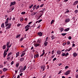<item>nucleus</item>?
<instances>
[{
    "label": "nucleus",
    "instance_id": "obj_1",
    "mask_svg": "<svg viewBox=\"0 0 78 78\" xmlns=\"http://www.w3.org/2000/svg\"><path fill=\"white\" fill-rule=\"evenodd\" d=\"M8 20H9V17L7 18L5 23V27H6V29L7 30H9L11 28V23H8Z\"/></svg>",
    "mask_w": 78,
    "mask_h": 78
},
{
    "label": "nucleus",
    "instance_id": "obj_2",
    "mask_svg": "<svg viewBox=\"0 0 78 78\" xmlns=\"http://www.w3.org/2000/svg\"><path fill=\"white\" fill-rule=\"evenodd\" d=\"M70 22V19L69 18L66 19L65 20V23H68V22Z\"/></svg>",
    "mask_w": 78,
    "mask_h": 78
},
{
    "label": "nucleus",
    "instance_id": "obj_3",
    "mask_svg": "<svg viewBox=\"0 0 78 78\" xmlns=\"http://www.w3.org/2000/svg\"><path fill=\"white\" fill-rule=\"evenodd\" d=\"M41 69H43V71H44L45 70V66L43 65L41 66Z\"/></svg>",
    "mask_w": 78,
    "mask_h": 78
},
{
    "label": "nucleus",
    "instance_id": "obj_4",
    "mask_svg": "<svg viewBox=\"0 0 78 78\" xmlns=\"http://www.w3.org/2000/svg\"><path fill=\"white\" fill-rule=\"evenodd\" d=\"M23 67L21 66L20 70V73H22V72H23Z\"/></svg>",
    "mask_w": 78,
    "mask_h": 78
},
{
    "label": "nucleus",
    "instance_id": "obj_5",
    "mask_svg": "<svg viewBox=\"0 0 78 78\" xmlns=\"http://www.w3.org/2000/svg\"><path fill=\"white\" fill-rule=\"evenodd\" d=\"M43 52L42 54L40 56L41 57H42V56H43L44 55V54H45V50L43 49Z\"/></svg>",
    "mask_w": 78,
    "mask_h": 78
},
{
    "label": "nucleus",
    "instance_id": "obj_6",
    "mask_svg": "<svg viewBox=\"0 0 78 78\" xmlns=\"http://www.w3.org/2000/svg\"><path fill=\"white\" fill-rule=\"evenodd\" d=\"M6 50H5L4 51V53L3 54L4 55V58H5L6 56V55H7V53H6Z\"/></svg>",
    "mask_w": 78,
    "mask_h": 78
},
{
    "label": "nucleus",
    "instance_id": "obj_7",
    "mask_svg": "<svg viewBox=\"0 0 78 78\" xmlns=\"http://www.w3.org/2000/svg\"><path fill=\"white\" fill-rule=\"evenodd\" d=\"M70 71H69V70H68L66 71V73H65V75H68Z\"/></svg>",
    "mask_w": 78,
    "mask_h": 78
},
{
    "label": "nucleus",
    "instance_id": "obj_8",
    "mask_svg": "<svg viewBox=\"0 0 78 78\" xmlns=\"http://www.w3.org/2000/svg\"><path fill=\"white\" fill-rule=\"evenodd\" d=\"M40 12H41V15L40 16V17H41V16L43 15V14H44V11L41 10L40 11Z\"/></svg>",
    "mask_w": 78,
    "mask_h": 78
},
{
    "label": "nucleus",
    "instance_id": "obj_9",
    "mask_svg": "<svg viewBox=\"0 0 78 78\" xmlns=\"http://www.w3.org/2000/svg\"><path fill=\"white\" fill-rule=\"evenodd\" d=\"M16 4V2H12L11 3L10 6H11L12 5H14Z\"/></svg>",
    "mask_w": 78,
    "mask_h": 78
},
{
    "label": "nucleus",
    "instance_id": "obj_10",
    "mask_svg": "<svg viewBox=\"0 0 78 78\" xmlns=\"http://www.w3.org/2000/svg\"><path fill=\"white\" fill-rule=\"evenodd\" d=\"M38 35L40 36H42V33H41V32H40L39 33H38Z\"/></svg>",
    "mask_w": 78,
    "mask_h": 78
},
{
    "label": "nucleus",
    "instance_id": "obj_11",
    "mask_svg": "<svg viewBox=\"0 0 78 78\" xmlns=\"http://www.w3.org/2000/svg\"><path fill=\"white\" fill-rule=\"evenodd\" d=\"M40 45V44H34V46H35V47H39Z\"/></svg>",
    "mask_w": 78,
    "mask_h": 78
},
{
    "label": "nucleus",
    "instance_id": "obj_12",
    "mask_svg": "<svg viewBox=\"0 0 78 78\" xmlns=\"http://www.w3.org/2000/svg\"><path fill=\"white\" fill-rule=\"evenodd\" d=\"M77 55H78L76 53L74 52L73 53V56L74 57H76V56H77Z\"/></svg>",
    "mask_w": 78,
    "mask_h": 78
},
{
    "label": "nucleus",
    "instance_id": "obj_13",
    "mask_svg": "<svg viewBox=\"0 0 78 78\" xmlns=\"http://www.w3.org/2000/svg\"><path fill=\"white\" fill-rule=\"evenodd\" d=\"M59 30L60 31V32H62V31H63V30H64V28H60Z\"/></svg>",
    "mask_w": 78,
    "mask_h": 78
},
{
    "label": "nucleus",
    "instance_id": "obj_14",
    "mask_svg": "<svg viewBox=\"0 0 78 78\" xmlns=\"http://www.w3.org/2000/svg\"><path fill=\"white\" fill-rule=\"evenodd\" d=\"M57 53L58 55H60L61 53V51H58L57 52Z\"/></svg>",
    "mask_w": 78,
    "mask_h": 78
},
{
    "label": "nucleus",
    "instance_id": "obj_15",
    "mask_svg": "<svg viewBox=\"0 0 78 78\" xmlns=\"http://www.w3.org/2000/svg\"><path fill=\"white\" fill-rule=\"evenodd\" d=\"M69 30H70V28H66V29H65L64 30V31H68Z\"/></svg>",
    "mask_w": 78,
    "mask_h": 78
},
{
    "label": "nucleus",
    "instance_id": "obj_16",
    "mask_svg": "<svg viewBox=\"0 0 78 78\" xmlns=\"http://www.w3.org/2000/svg\"><path fill=\"white\" fill-rule=\"evenodd\" d=\"M23 60H24V58H20V62H22V61H23Z\"/></svg>",
    "mask_w": 78,
    "mask_h": 78
},
{
    "label": "nucleus",
    "instance_id": "obj_17",
    "mask_svg": "<svg viewBox=\"0 0 78 78\" xmlns=\"http://www.w3.org/2000/svg\"><path fill=\"white\" fill-rule=\"evenodd\" d=\"M77 3H78V1H76L75 2H74L73 4V6H75V5H76V4H77Z\"/></svg>",
    "mask_w": 78,
    "mask_h": 78
},
{
    "label": "nucleus",
    "instance_id": "obj_18",
    "mask_svg": "<svg viewBox=\"0 0 78 78\" xmlns=\"http://www.w3.org/2000/svg\"><path fill=\"white\" fill-rule=\"evenodd\" d=\"M30 27V25H27V26H26L25 27V29L28 28H29V27Z\"/></svg>",
    "mask_w": 78,
    "mask_h": 78
},
{
    "label": "nucleus",
    "instance_id": "obj_19",
    "mask_svg": "<svg viewBox=\"0 0 78 78\" xmlns=\"http://www.w3.org/2000/svg\"><path fill=\"white\" fill-rule=\"evenodd\" d=\"M16 58H17V57H18V56L19 55V52L16 53Z\"/></svg>",
    "mask_w": 78,
    "mask_h": 78
},
{
    "label": "nucleus",
    "instance_id": "obj_20",
    "mask_svg": "<svg viewBox=\"0 0 78 78\" xmlns=\"http://www.w3.org/2000/svg\"><path fill=\"white\" fill-rule=\"evenodd\" d=\"M3 70L4 71V72H5V71H6V70H8V69L4 68H3Z\"/></svg>",
    "mask_w": 78,
    "mask_h": 78
},
{
    "label": "nucleus",
    "instance_id": "obj_21",
    "mask_svg": "<svg viewBox=\"0 0 78 78\" xmlns=\"http://www.w3.org/2000/svg\"><path fill=\"white\" fill-rule=\"evenodd\" d=\"M45 47H46L47 45V44H48V42H45L44 43Z\"/></svg>",
    "mask_w": 78,
    "mask_h": 78
},
{
    "label": "nucleus",
    "instance_id": "obj_22",
    "mask_svg": "<svg viewBox=\"0 0 78 78\" xmlns=\"http://www.w3.org/2000/svg\"><path fill=\"white\" fill-rule=\"evenodd\" d=\"M20 36H21V34H20L19 35H17L16 36V38H19V37H20Z\"/></svg>",
    "mask_w": 78,
    "mask_h": 78
},
{
    "label": "nucleus",
    "instance_id": "obj_23",
    "mask_svg": "<svg viewBox=\"0 0 78 78\" xmlns=\"http://www.w3.org/2000/svg\"><path fill=\"white\" fill-rule=\"evenodd\" d=\"M41 39H38L37 41V42L38 43H41Z\"/></svg>",
    "mask_w": 78,
    "mask_h": 78
},
{
    "label": "nucleus",
    "instance_id": "obj_24",
    "mask_svg": "<svg viewBox=\"0 0 78 78\" xmlns=\"http://www.w3.org/2000/svg\"><path fill=\"white\" fill-rule=\"evenodd\" d=\"M5 48H6V45H4L2 47V49L3 50H5Z\"/></svg>",
    "mask_w": 78,
    "mask_h": 78
},
{
    "label": "nucleus",
    "instance_id": "obj_25",
    "mask_svg": "<svg viewBox=\"0 0 78 78\" xmlns=\"http://www.w3.org/2000/svg\"><path fill=\"white\" fill-rule=\"evenodd\" d=\"M1 27L2 28H5V25H4V23H2L1 25Z\"/></svg>",
    "mask_w": 78,
    "mask_h": 78
},
{
    "label": "nucleus",
    "instance_id": "obj_26",
    "mask_svg": "<svg viewBox=\"0 0 78 78\" xmlns=\"http://www.w3.org/2000/svg\"><path fill=\"white\" fill-rule=\"evenodd\" d=\"M25 53H23L21 55V57H22L23 56L25 55Z\"/></svg>",
    "mask_w": 78,
    "mask_h": 78
},
{
    "label": "nucleus",
    "instance_id": "obj_27",
    "mask_svg": "<svg viewBox=\"0 0 78 78\" xmlns=\"http://www.w3.org/2000/svg\"><path fill=\"white\" fill-rule=\"evenodd\" d=\"M9 44H10V42H8L7 43H6V46H7L8 47V46L9 45Z\"/></svg>",
    "mask_w": 78,
    "mask_h": 78
},
{
    "label": "nucleus",
    "instance_id": "obj_28",
    "mask_svg": "<svg viewBox=\"0 0 78 78\" xmlns=\"http://www.w3.org/2000/svg\"><path fill=\"white\" fill-rule=\"evenodd\" d=\"M26 68H27V66H25L23 68V71H24L26 69Z\"/></svg>",
    "mask_w": 78,
    "mask_h": 78
},
{
    "label": "nucleus",
    "instance_id": "obj_29",
    "mask_svg": "<svg viewBox=\"0 0 78 78\" xmlns=\"http://www.w3.org/2000/svg\"><path fill=\"white\" fill-rule=\"evenodd\" d=\"M74 12L76 14H77L78 12V10L77 9H76V10L74 11Z\"/></svg>",
    "mask_w": 78,
    "mask_h": 78
},
{
    "label": "nucleus",
    "instance_id": "obj_30",
    "mask_svg": "<svg viewBox=\"0 0 78 78\" xmlns=\"http://www.w3.org/2000/svg\"><path fill=\"white\" fill-rule=\"evenodd\" d=\"M20 20L21 21V22H22L23 20V19L22 18V17H21L20 18Z\"/></svg>",
    "mask_w": 78,
    "mask_h": 78
},
{
    "label": "nucleus",
    "instance_id": "obj_31",
    "mask_svg": "<svg viewBox=\"0 0 78 78\" xmlns=\"http://www.w3.org/2000/svg\"><path fill=\"white\" fill-rule=\"evenodd\" d=\"M61 34L62 36H66V34H67L66 33H63V34Z\"/></svg>",
    "mask_w": 78,
    "mask_h": 78
},
{
    "label": "nucleus",
    "instance_id": "obj_32",
    "mask_svg": "<svg viewBox=\"0 0 78 78\" xmlns=\"http://www.w3.org/2000/svg\"><path fill=\"white\" fill-rule=\"evenodd\" d=\"M51 38L52 39V40H53L55 39V36L54 35H52V36L51 37Z\"/></svg>",
    "mask_w": 78,
    "mask_h": 78
},
{
    "label": "nucleus",
    "instance_id": "obj_33",
    "mask_svg": "<svg viewBox=\"0 0 78 78\" xmlns=\"http://www.w3.org/2000/svg\"><path fill=\"white\" fill-rule=\"evenodd\" d=\"M55 22V20H52L51 21V24L53 23V22Z\"/></svg>",
    "mask_w": 78,
    "mask_h": 78
},
{
    "label": "nucleus",
    "instance_id": "obj_34",
    "mask_svg": "<svg viewBox=\"0 0 78 78\" xmlns=\"http://www.w3.org/2000/svg\"><path fill=\"white\" fill-rule=\"evenodd\" d=\"M19 63H18L16 65V67H19Z\"/></svg>",
    "mask_w": 78,
    "mask_h": 78
},
{
    "label": "nucleus",
    "instance_id": "obj_35",
    "mask_svg": "<svg viewBox=\"0 0 78 78\" xmlns=\"http://www.w3.org/2000/svg\"><path fill=\"white\" fill-rule=\"evenodd\" d=\"M62 56H66V54H65V53H63L62 54Z\"/></svg>",
    "mask_w": 78,
    "mask_h": 78
},
{
    "label": "nucleus",
    "instance_id": "obj_36",
    "mask_svg": "<svg viewBox=\"0 0 78 78\" xmlns=\"http://www.w3.org/2000/svg\"><path fill=\"white\" fill-rule=\"evenodd\" d=\"M65 68V69H67L69 68V67L68 66H66Z\"/></svg>",
    "mask_w": 78,
    "mask_h": 78
},
{
    "label": "nucleus",
    "instance_id": "obj_37",
    "mask_svg": "<svg viewBox=\"0 0 78 78\" xmlns=\"http://www.w3.org/2000/svg\"><path fill=\"white\" fill-rule=\"evenodd\" d=\"M11 45H12L11 44H9V45L7 47V48H10V47H11Z\"/></svg>",
    "mask_w": 78,
    "mask_h": 78
},
{
    "label": "nucleus",
    "instance_id": "obj_38",
    "mask_svg": "<svg viewBox=\"0 0 78 78\" xmlns=\"http://www.w3.org/2000/svg\"><path fill=\"white\" fill-rule=\"evenodd\" d=\"M23 39H24V38H23V37L22 38H21L20 39V42L22 41H23Z\"/></svg>",
    "mask_w": 78,
    "mask_h": 78
},
{
    "label": "nucleus",
    "instance_id": "obj_39",
    "mask_svg": "<svg viewBox=\"0 0 78 78\" xmlns=\"http://www.w3.org/2000/svg\"><path fill=\"white\" fill-rule=\"evenodd\" d=\"M69 10H68L66 11V12H65V14H67V13H68V12H69Z\"/></svg>",
    "mask_w": 78,
    "mask_h": 78
},
{
    "label": "nucleus",
    "instance_id": "obj_40",
    "mask_svg": "<svg viewBox=\"0 0 78 78\" xmlns=\"http://www.w3.org/2000/svg\"><path fill=\"white\" fill-rule=\"evenodd\" d=\"M26 12H21V14H25Z\"/></svg>",
    "mask_w": 78,
    "mask_h": 78
},
{
    "label": "nucleus",
    "instance_id": "obj_41",
    "mask_svg": "<svg viewBox=\"0 0 78 78\" xmlns=\"http://www.w3.org/2000/svg\"><path fill=\"white\" fill-rule=\"evenodd\" d=\"M31 16H34V15H35L34 14V12H33L31 14Z\"/></svg>",
    "mask_w": 78,
    "mask_h": 78
},
{
    "label": "nucleus",
    "instance_id": "obj_42",
    "mask_svg": "<svg viewBox=\"0 0 78 78\" xmlns=\"http://www.w3.org/2000/svg\"><path fill=\"white\" fill-rule=\"evenodd\" d=\"M44 5V4H42L40 5V7H41V8H42V7H43V6Z\"/></svg>",
    "mask_w": 78,
    "mask_h": 78
},
{
    "label": "nucleus",
    "instance_id": "obj_43",
    "mask_svg": "<svg viewBox=\"0 0 78 78\" xmlns=\"http://www.w3.org/2000/svg\"><path fill=\"white\" fill-rule=\"evenodd\" d=\"M2 67H3V65H0V68H2Z\"/></svg>",
    "mask_w": 78,
    "mask_h": 78
},
{
    "label": "nucleus",
    "instance_id": "obj_44",
    "mask_svg": "<svg viewBox=\"0 0 78 78\" xmlns=\"http://www.w3.org/2000/svg\"><path fill=\"white\" fill-rule=\"evenodd\" d=\"M76 78H78V74H76Z\"/></svg>",
    "mask_w": 78,
    "mask_h": 78
},
{
    "label": "nucleus",
    "instance_id": "obj_45",
    "mask_svg": "<svg viewBox=\"0 0 78 78\" xmlns=\"http://www.w3.org/2000/svg\"><path fill=\"white\" fill-rule=\"evenodd\" d=\"M39 8V5L37 6L36 8V9H38Z\"/></svg>",
    "mask_w": 78,
    "mask_h": 78
},
{
    "label": "nucleus",
    "instance_id": "obj_46",
    "mask_svg": "<svg viewBox=\"0 0 78 78\" xmlns=\"http://www.w3.org/2000/svg\"><path fill=\"white\" fill-rule=\"evenodd\" d=\"M14 9V7H12L11 8V11H12Z\"/></svg>",
    "mask_w": 78,
    "mask_h": 78
},
{
    "label": "nucleus",
    "instance_id": "obj_47",
    "mask_svg": "<svg viewBox=\"0 0 78 78\" xmlns=\"http://www.w3.org/2000/svg\"><path fill=\"white\" fill-rule=\"evenodd\" d=\"M20 25H21V24L20 23H18L17 24V27H19L20 26Z\"/></svg>",
    "mask_w": 78,
    "mask_h": 78
},
{
    "label": "nucleus",
    "instance_id": "obj_48",
    "mask_svg": "<svg viewBox=\"0 0 78 78\" xmlns=\"http://www.w3.org/2000/svg\"><path fill=\"white\" fill-rule=\"evenodd\" d=\"M36 9V6H34L33 7V10H34Z\"/></svg>",
    "mask_w": 78,
    "mask_h": 78
},
{
    "label": "nucleus",
    "instance_id": "obj_49",
    "mask_svg": "<svg viewBox=\"0 0 78 78\" xmlns=\"http://www.w3.org/2000/svg\"><path fill=\"white\" fill-rule=\"evenodd\" d=\"M68 39L70 40V39H72V37L71 36L69 37Z\"/></svg>",
    "mask_w": 78,
    "mask_h": 78
},
{
    "label": "nucleus",
    "instance_id": "obj_50",
    "mask_svg": "<svg viewBox=\"0 0 78 78\" xmlns=\"http://www.w3.org/2000/svg\"><path fill=\"white\" fill-rule=\"evenodd\" d=\"M9 59H10V57H9L7 58V60H9Z\"/></svg>",
    "mask_w": 78,
    "mask_h": 78
},
{
    "label": "nucleus",
    "instance_id": "obj_51",
    "mask_svg": "<svg viewBox=\"0 0 78 78\" xmlns=\"http://www.w3.org/2000/svg\"><path fill=\"white\" fill-rule=\"evenodd\" d=\"M72 49V48H69V49H68V51H70V50H71Z\"/></svg>",
    "mask_w": 78,
    "mask_h": 78
},
{
    "label": "nucleus",
    "instance_id": "obj_52",
    "mask_svg": "<svg viewBox=\"0 0 78 78\" xmlns=\"http://www.w3.org/2000/svg\"><path fill=\"white\" fill-rule=\"evenodd\" d=\"M11 65H13V64H14V61H12L11 62Z\"/></svg>",
    "mask_w": 78,
    "mask_h": 78
},
{
    "label": "nucleus",
    "instance_id": "obj_53",
    "mask_svg": "<svg viewBox=\"0 0 78 78\" xmlns=\"http://www.w3.org/2000/svg\"><path fill=\"white\" fill-rule=\"evenodd\" d=\"M33 5H31L29 7V8H31L33 7Z\"/></svg>",
    "mask_w": 78,
    "mask_h": 78
},
{
    "label": "nucleus",
    "instance_id": "obj_54",
    "mask_svg": "<svg viewBox=\"0 0 78 78\" xmlns=\"http://www.w3.org/2000/svg\"><path fill=\"white\" fill-rule=\"evenodd\" d=\"M29 30V28H27L25 30L26 31H28Z\"/></svg>",
    "mask_w": 78,
    "mask_h": 78
},
{
    "label": "nucleus",
    "instance_id": "obj_55",
    "mask_svg": "<svg viewBox=\"0 0 78 78\" xmlns=\"http://www.w3.org/2000/svg\"><path fill=\"white\" fill-rule=\"evenodd\" d=\"M68 55H69V53H67L66 54H65V56H67Z\"/></svg>",
    "mask_w": 78,
    "mask_h": 78
},
{
    "label": "nucleus",
    "instance_id": "obj_56",
    "mask_svg": "<svg viewBox=\"0 0 78 78\" xmlns=\"http://www.w3.org/2000/svg\"><path fill=\"white\" fill-rule=\"evenodd\" d=\"M70 42H69V41H68L67 42V44L68 45H69L70 44Z\"/></svg>",
    "mask_w": 78,
    "mask_h": 78
},
{
    "label": "nucleus",
    "instance_id": "obj_57",
    "mask_svg": "<svg viewBox=\"0 0 78 78\" xmlns=\"http://www.w3.org/2000/svg\"><path fill=\"white\" fill-rule=\"evenodd\" d=\"M41 21H42V20H40L38 21V23H40V22H41Z\"/></svg>",
    "mask_w": 78,
    "mask_h": 78
},
{
    "label": "nucleus",
    "instance_id": "obj_58",
    "mask_svg": "<svg viewBox=\"0 0 78 78\" xmlns=\"http://www.w3.org/2000/svg\"><path fill=\"white\" fill-rule=\"evenodd\" d=\"M32 23H33V22H30L28 23V25H30V24H31Z\"/></svg>",
    "mask_w": 78,
    "mask_h": 78
},
{
    "label": "nucleus",
    "instance_id": "obj_59",
    "mask_svg": "<svg viewBox=\"0 0 78 78\" xmlns=\"http://www.w3.org/2000/svg\"><path fill=\"white\" fill-rule=\"evenodd\" d=\"M36 55V56H37V58H38L39 57V54H37V55Z\"/></svg>",
    "mask_w": 78,
    "mask_h": 78
},
{
    "label": "nucleus",
    "instance_id": "obj_60",
    "mask_svg": "<svg viewBox=\"0 0 78 78\" xmlns=\"http://www.w3.org/2000/svg\"><path fill=\"white\" fill-rule=\"evenodd\" d=\"M11 19H12V17H11L10 16V18H9V20H11Z\"/></svg>",
    "mask_w": 78,
    "mask_h": 78
},
{
    "label": "nucleus",
    "instance_id": "obj_61",
    "mask_svg": "<svg viewBox=\"0 0 78 78\" xmlns=\"http://www.w3.org/2000/svg\"><path fill=\"white\" fill-rule=\"evenodd\" d=\"M54 53V50H53L51 52V54H52V55H53Z\"/></svg>",
    "mask_w": 78,
    "mask_h": 78
},
{
    "label": "nucleus",
    "instance_id": "obj_62",
    "mask_svg": "<svg viewBox=\"0 0 78 78\" xmlns=\"http://www.w3.org/2000/svg\"><path fill=\"white\" fill-rule=\"evenodd\" d=\"M55 57V55H53L51 56V58H53Z\"/></svg>",
    "mask_w": 78,
    "mask_h": 78
},
{
    "label": "nucleus",
    "instance_id": "obj_63",
    "mask_svg": "<svg viewBox=\"0 0 78 78\" xmlns=\"http://www.w3.org/2000/svg\"><path fill=\"white\" fill-rule=\"evenodd\" d=\"M56 58H54L53 60V61H56Z\"/></svg>",
    "mask_w": 78,
    "mask_h": 78
},
{
    "label": "nucleus",
    "instance_id": "obj_64",
    "mask_svg": "<svg viewBox=\"0 0 78 78\" xmlns=\"http://www.w3.org/2000/svg\"><path fill=\"white\" fill-rule=\"evenodd\" d=\"M75 44H73L72 47H75Z\"/></svg>",
    "mask_w": 78,
    "mask_h": 78
}]
</instances>
